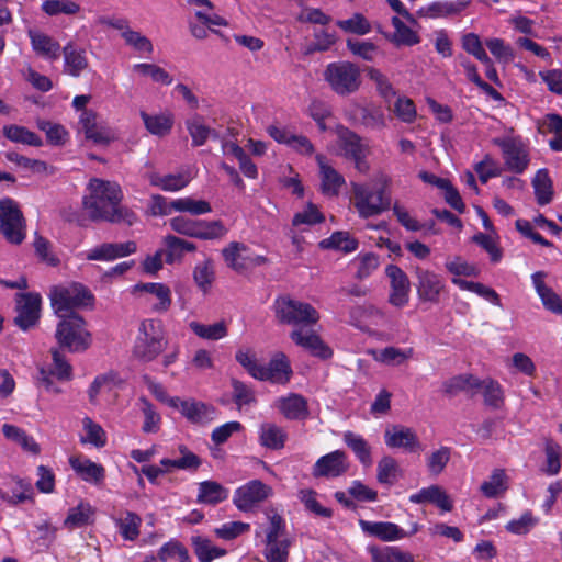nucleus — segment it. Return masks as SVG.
<instances>
[{"instance_id": "nucleus-36", "label": "nucleus", "mask_w": 562, "mask_h": 562, "mask_svg": "<svg viewBox=\"0 0 562 562\" xmlns=\"http://www.w3.org/2000/svg\"><path fill=\"white\" fill-rule=\"evenodd\" d=\"M258 435L259 443L270 450L283 449L288 439L286 431L273 423L261 424Z\"/></svg>"}, {"instance_id": "nucleus-5", "label": "nucleus", "mask_w": 562, "mask_h": 562, "mask_svg": "<svg viewBox=\"0 0 562 562\" xmlns=\"http://www.w3.org/2000/svg\"><path fill=\"white\" fill-rule=\"evenodd\" d=\"M380 183L381 187L375 191L361 184L353 187V205L360 217L376 216L391 209V196L387 193L391 178L382 175Z\"/></svg>"}, {"instance_id": "nucleus-28", "label": "nucleus", "mask_w": 562, "mask_h": 562, "mask_svg": "<svg viewBox=\"0 0 562 562\" xmlns=\"http://www.w3.org/2000/svg\"><path fill=\"white\" fill-rule=\"evenodd\" d=\"M229 496V490L221 483L212 480L198 484L196 503L207 506H216L225 502Z\"/></svg>"}, {"instance_id": "nucleus-61", "label": "nucleus", "mask_w": 562, "mask_h": 562, "mask_svg": "<svg viewBox=\"0 0 562 562\" xmlns=\"http://www.w3.org/2000/svg\"><path fill=\"white\" fill-rule=\"evenodd\" d=\"M316 491L312 488H304L299 492V499L303 503L306 510L319 517L331 518L334 514L333 510L322 506L316 499Z\"/></svg>"}, {"instance_id": "nucleus-15", "label": "nucleus", "mask_w": 562, "mask_h": 562, "mask_svg": "<svg viewBox=\"0 0 562 562\" xmlns=\"http://www.w3.org/2000/svg\"><path fill=\"white\" fill-rule=\"evenodd\" d=\"M385 274L390 279L389 303L397 308L409 302L411 282L405 271L396 265H387Z\"/></svg>"}, {"instance_id": "nucleus-3", "label": "nucleus", "mask_w": 562, "mask_h": 562, "mask_svg": "<svg viewBox=\"0 0 562 562\" xmlns=\"http://www.w3.org/2000/svg\"><path fill=\"white\" fill-rule=\"evenodd\" d=\"M168 340L160 321L144 319L133 346V356L140 362H151L166 349Z\"/></svg>"}, {"instance_id": "nucleus-32", "label": "nucleus", "mask_w": 562, "mask_h": 562, "mask_svg": "<svg viewBox=\"0 0 562 562\" xmlns=\"http://www.w3.org/2000/svg\"><path fill=\"white\" fill-rule=\"evenodd\" d=\"M33 50L48 60H57L60 56V45L53 37L37 31H29Z\"/></svg>"}, {"instance_id": "nucleus-21", "label": "nucleus", "mask_w": 562, "mask_h": 562, "mask_svg": "<svg viewBox=\"0 0 562 562\" xmlns=\"http://www.w3.org/2000/svg\"><path fill=\"white\" fill-rule=\"evenodd\" d=\"M277 407L288 420H305L310 416L307 400L297 393L279 397Z\"/></svg>"}, {"instance_id": "nucleus-38", "label": "nucleus", "mask_w": 562, "mask_h": 562, "mask_svg": "<svg viewBox=\"0 0 562 562\" xmlns=\"http://www.w3.org/2000/svg\"><path fill=\"white\" fill-rule=\"evenodd\" d=\"M140 117L146 130L150 134L160 137L169 134L175 123L173 115L170 112L148 114L145 111H142Z\"/></svg>"}, {"instance_id": "nucleus-53", "label": "nucleus", "mask_w": 562, "mask_h": 562, "mask_svg": "<svg viewBox=\"0 0 562 562\" xmlns=\"http://www.w3.org/2000/svg\"><path fill=\"white\" fill-rule=\"evenodd\" d=\"M265 543L263 557L267 562H288L290 548L292 546V540L290 538H283L282 540L276 541H265Z\"/></svg>"}, {"instance_id": "nucleus-40", "label": "nucleus", "mask_w": 562, "mask_h": 562, "mask_svg": "<svg viewBox=\"0 0 562 562\" xmlns=\"http://www.w3.org/2000/svg\"><path fill=\"white\" fill-rule=\"evenodd\" d=\"M250 248L240 241H231L222 249V257L226 266L237 273L245 271V262L243 257L248 252Z\"/></svg>"}, {"instance_id": "nucleus-51", "label": "nucleus", "mask_w": 562, "mask_h": 562, "mask_svg": "<svg viewBox=\"0 0 562 562\" xmlns=\"http://www.w3.org/2000/svg\"><path fill=\"white\" fill-rule=\"evenodd\" d=\"M378 482L383 485L392 486L396 483L401 469L398 467L397 461L391 456H384L378 462Z\"/></svg>"}, {"instance_id": "nucleus-13", "label": "nucleus", "mask_w": 562, "mask_h": 562, "mask_svg": "<svg viewBox=\"0 0 562 562\" xmlns=\"http://www.w3.org/2000/svg\"><path fill=\"white\" fill-rule=\"evenodd\" d=\"M415 273L417 279L415 286L418 300L432 305L439 304L441 294L446 289L442 277L420 267L416 268Z\"/></svg>"}, {"instance_id": "nucleus-10", "label": "nucleus", "mask_w": 562, "mask_h": 562, "mask_svg": "<svg viewBox=\"0 0 562 562\" xmlns=\"http://www.w3.org/2000/svg\"><path fill=\"white\" fill-rule=\"evenodd\" d=\"M15 326L22 331L36 327L41 318L42 297L36 292H22L15 295Z\"/></svg>"}, {"instance_id": "nucleus-6", "label": "nucleus", "mask_w": 562, "mask_h": 562, "mask_svg": "<svg viewBox=\"0 0 562 562\" xmlns=\"http://www.w3.org/2000/svg\"><path fill=\"white\" fill-rule=\"evenodd\" d=\"M273 310L279 323L293 325L295 328L312 327L319 321V313L314 306L286 295L274 300Z\"/></svg>"}, {"instance_id": "nucleus-29", "label": "nucleus", "mask_w": 562, "mask_h": 562, "mask_svg": "<svg viewBox=\"0 0 562 562\" xmlns=\"http://www.w3.org/2000/svg\"><path fill=\"white\" fill-rule=\"evenodd\" d=\"M337 146L346 159L359 157L364 150L361 137L349 127L338 124L336 126Z\"/></svg>"}, {"instance_id": "nucleus-39", "label": "nucleus", "mask_w": 562, "mask_h": 562, "mask_svg": "<svg viewBox=\"0 0 562 562\" xmlns=\"http://www.w3.org/2000/svg\"><path fill=\"white\" fill-rule=\"evenodd\" d=\"M342 440L363 467L372 464L371 448L361 435L348 430L344 432Z\"/></svg>"}, {"instance_id": "nucleus-4", "label": "nucleus", "mask_w": 562, "mask_h": 562, "mask_svg": "<svg viewBox=\"0 0 562 562\" xmlns=\"http://www.w3.org/2000/svg\"><path fill=\"white\" fill-rule=\"evenodd\" d=\"M323 79L330 90L339 97L356 93L362 83L360 67L349 60H337L327 64L323 71Z\"/></svg>"}, {"instance_id": "nucleus-18", "label": "nucleus", "mask_w": 562, "mask_h": 562, "mask_svg": "<svg viewBox=\"0 0 562 562\" xmlns=\"http://www.w3.org/2000/svg\"><path fill=\"white\" fill-rule=\"evenodd\" d=\"M384 442L391 449H404L407 452H417L422 449L416 432L408 427L394 425L384 432Z\"/></svg>"}, {"instance_id": "nucleus-46", "label": "nucleus", "mask_w": 562, "mask_h": 562, "mask_svg": "<svg viewBox=\"0 0 562 562\" xmlns=\"http://www.w3.org/2000/svg\"><path fill=\"white\" fill-rule=\"evenodd\" d=\"M353 120L366 128L371 130H380L385 125L383 112L373 106H357Z\"/></svg>"}, {"instance_id": "nucleus-2", "label": "nucleus", "mask_w": 562, "mask_h": 562, "mask_svg": "<svg viewBox=\"0 0 562 562\" xmlns=\"http://www.w3.org/2000/svg\"><path fill=\"white\" fill-rule=\"evenodd\" d=\"M55 338L58 346L68 352H85L92 345V334L87 328L86 319L78 313L59 317Z\"/></svg>"}, {"instance_id": "nucleus-35", "label": "nucleus", "mask_w": 562, "mask_h": 562, "mask_svg": "<svg viewBox=\"0 0 562 562\" xmlns=\"http://www.w3.org/2000/svg\"><path fill=\"white\" fill-rule=\"evenodd\" d=\"M165 261L168 265L182 260L186 252H194L196 245L175 235H166L164 237Z\"/></svg>"}, {"instance_id": "nucleus-8", "label": "nucleus", "mask_w": 562, "mask_h": 562, "mask_svg": "<svg viewBox=\"0 0 562 562\" xmlns=\"http://www.w3.org/2000/svg\"><path fill=\"white\" fill-rule=\"evenodd\" d=\"M0 234L12 245H21L26 238V220L11 198L0 200Z\"/></svg>"}, {"instance_id": "nucleus-62", "label": "nucleus", "mask_w": 562, "mask_h": 562, "mask_svg": "<svg viewBox=\"0 0 562 562\" xmlns=\"http://www.w3.org/2000/svg\"><path fill=\"white\" fill-rule=\"evenodd\" d=\"M474 170L482 183H486L490 179L498 177L503 172V168L490 154H486L483 159L474 166Z\"/></svg>"}, {"instance_id": "nucleus-42", "label": "nucleus", "mask_w": 562, "mask_h": 562, "mask_svg": "<svg viewBox=\"0 0 562 562\" xmlns=\"http://www.w3.org/2000/svg\"><path fill=\"white\" fill-rule=\"evenodd\" d=\"M191 544L200 562H212L226 554L225 549L213 546L212 541L206 537L192 536Z\"/></svg>"}, {"instance_id": "nucleus-49", "label": "nucleus", "mask_w": 562, "mask_h": 562, "mask_svg": "<svg viewBox=\"0 0 562 562\" xmlns=\"http://www.w3.org/2000/svg\"><path fill=\"white\" fill-rule=\"evenodd\" d=\"M187 130L192 138V146L200 147L203 146L209 137L216 138L218 136L215 130L210 128L203 123V119L201 116H195L186 122Z\"/></svg>"}, {"instance_id": "nucleus-44", "label": "nucleus", "mask_w": 562, "mask_h": 562, "mask_svg": "<svg viewBox=\"0 0 562 562\" xmlns=\"http://www.w3.org/2000/svg\"><path fill=\"white\" fill-rule=\"evenodd\" d=\"M3 135L13 143L40 147L43 145L42 138L25 126L10 124L3 126Z\"/></svg>"}, {"instance_id": "nucleus-41", "label": "nucleus", "mask_w": 562, "mask_h": 562, "mask_svg": "<svg viewBox=\"0 0 562 562\" xmlns=\"http://www.w3.org/2000/svg\"><path fill=\"white\" fill-rule=\"evenodd\" d=\"M532 187L537 203L541 206L549 204L553 198V183L546 168L539 169L533 179Z\"/></svg>"}, {"instance_id": "nucleus-11", "label": "nucleus", "mask_w": 562, "mask_h": 562, "mask_svg": "<svg viewBox=\"0 0 562 562\" xmlns=\"http://www.w3.org/2000/svg\"><path fill=\"white\" fill-rule=\"evenodd\" d=\"M272 487L261 480H251L237 487L233 495V504L240 512H251L257 505L272 496Z\"/></svg>"}, {"instance_id": "nucleus-45", "label": "nucleus", "mask_w": 562, "mask_h": 562, "mask_svg": "<svg viewBox=\"0 0 562 562\" xmlns=\"http://www.w3.org/2000/svg\"><path fill=\"white\" fill-rule=\"evenodd\" d=\"M480 389L482 390L484 404L493 409H498L504 405V390L498 381L487 378L480 379Z\"/></svg>"}, {"instance_id": "nucleus-9", "label": "nucleus", "mask_w": 562, "mask_h": 562, "mask_svg": "<svg viewBox=\"0 0 562 562\" xmlns=\"http://www.w3.org/2000/svg\"><path fill=\"white\" fill-rule=\"evenodd\" d=\"M493 143L501 148L506 170L521 175L530 164L528 147L520 137L495 138Z\"/></svg>"}, {"instance_id": "nucleus-56", "label": "nucleus", "mask_w": 562, "mask_h": 562, "mask_svg": "<svg viewBox=\"0 0 562 562\" xmlns=\"http://www.w3.org/2000/svg\"><path fill=\"white\" fill-rule=\"evenodd\" d=\"M364 71L367 77L374 82L376 91L381 98L389 102L395 97L396 91L394 87L380 69L367 67Z\"/></svg>"}, {"instance_id": "nucleus-63", "label": "nucleus", "mask_w": 562, "mask_h": 562, "mask_svg": "<svg viewBox=\"0 0 562 562\" xmlns=\"http://www.w3.org/2000/svg\"><path fill=\"white\" fill-rule=\"evenodd\" d=\"M506 474L502 469H495L490 477V481L482 483L480 490L484 496L495 498L499 493L504 492L507 487L505 485Z\"/></svg>"}, {"instance_id": "nucleus-57", "label": "nucleus", "mask_w": 562, "mask_h": 562, "mask_svg": "<svg viewBox=\"0 0 562 562\" xmlns=\"http://www.w3.org/2000/svg\"><path fill=\"white\" fill-rule=\"evenodd\" d=\"M236 361L256 380L263 376L262 364H259L255 352L249 349H238L235 353Z\"/></svg>"}, {"instance_id": "nucleus-34", "label": "nucleus", "mask_w": 562, "mask_h": 562, "mask_svg": "<svg viewBox=\"0 0 562 562\" xmlns=\"http://www.w3.org/2000/svg\"><path fill=\"white\" fill-rule=\"evenodd\" d=\"M394 32L391 34H384L395 46H414L420 43V36L411 26L406 25L405 22L397 15L391 19Z\"/></svg>"}, {"instance_id": "nucleus-26", "label": "nucleus", "mask_w": 562, "mask_h": 562, "mask_svg": "<svg viewBox=\"0 0 562 562\" xmlns=\"http://www.w3.org/2000/svg\"><path fill=\"white\" fill-rule=\"evenodd\" d=\"M136 292H145L156 297L157 302L151 304V311L158 314L169 311L172 296L170 288L160 282L137 283L134 286Z\"/></svg>"}, {"instance_id": "nucleus-16", "label": "nucleus", "mask_w": 562, "mask_h": 562, "mask_svg": "<svg viewBox=\"0 0 562 562\" xmlns=\"http://www.w3.org/2000/svg\"><path fill=\"white\" fill-rule=\"evenodd\" d=\"M291 340L308 351L311 356L327 360L333 357V349L312 329L294 328L290 334Z\"/></svg>"}, {"instance_id": "nucleus-55", "label": "nucleus", "mask_w": 562, "mask_h": 562, "mask_svg": "<svg viewBox=\"0 0 562 562\" xmlns=\"http://www.w3.org/2000/svg\"><path fill=\"white\" fill-rule=\"evenodd\" d=\"M142 518L134 512L127 510L125 516L116 520V527L124 540L134 541L139 537Z\"/></svg>"}, {"instance_id": "nucleus-43", "label": "nucleus", "mask_w": 562, "mask_h": 562, "mask_svg": "<svg viewBox=\"0 0 562 562\" xmlns=\"http://www.w3.org/2000/svg\"><path fill=\"white\" fill-rule=\"evenodd\" d=\"M358 246V240L345 231L334 232L328 238L319 241L322 249L341 250L346 254L357 250Z\"/></svg>"}, {"instance_id": "nucleus-27", "label": "nucleus", "mask_w": 562, "mask_h": 562, "mask_svg": "<svg viewBox=\"0 0 562 562\" xmlns=\"http://www.w3.org/2000/svg\"><path fill=\"white\" fill-rule=\"evenodd\" d=\"M409 502L414 504L430 503L439 507L442 512H451L453 508L447 493L438 485L424 487L409 496Z\"/></svg>"}, {"instance_id": "nucleus-54", "label": "nucleus", "mask_w": 562, "mask_h": 562, "mask_svg": "<svg viewBox=\"0 0 562 562\" xmlns=\"http://www.w3.org/2000/svg\"><path fill=\"white\" fill-rule=\"evenodd\" d=\"M193 280L196 286L205 294L210 291L214 280V263L211 258H206L203 262L198 263L193 270Z\"/></svg>"}, {"instance_id": "nucleus-31", "label": "nucleus", "mask_w": 562, "mask_h": 562, "mask_svg": "<svg viewBox=\"0 0 562 562\" xmlns=\"http://www.w3.org/2000/svg\"><path fill=\"white\" fill-rule=\"evenodd\" d=\"M480 379L473 374H458L442 383V391L449 397H453L461 392L470 393V396H474L481 383Z\"/></svg>"}, {"instance_id": "nucleus-25", "label": "nucleus", "mask_w": 562, "mask_h": 562, "mask_svg": "<svg viewBox=\"0 0 562 562\" xmlns=\"http://www.w3.org/2000/svg\"><path fill=\"white\" fill-rule=\"evenodd\" d=\"M33 486L30 481L13 477L0 487V498L9 505L15 506L32 499Z\"/></svg>"}, {"instance_id": "nucleus-37", "label": "nucleus", "mask_w": 562, "mask_h": 562, "mask_svg": "<svg viewBox=\"0 0 562 562\" xmlns=\"http://www.w3.org/2000/svg\"><path fill=\"white\" fill-rule=\"evenodd\" d=\"M94 508L90 503L81 501L77 506L69 508L64 526L68 529L86 527L93 522Z\"/></svg>"}, {"instance_id": "nucleus-48", "label": "nucleus", "mask_w": 562, "mask_h": 562, "mask_svg": "<svg viewBox=\"0 0 562 562\" xmlns=\"http://www.w3.org/2000/svg\"><path fill=\"white\" fill-rule=\"evenodd\" d=\"M451 282L454 285L459 286V289H461L463 291L473 292L476 295L488 301L493 305L501 306V297H499L498 293L494 289L486 286L483 283L468 281V280L460 279V278H452Z\"/></svg>"}, {"instance_id": "nucleus-60", "label": "nucleus", "mask_w": 562, "mask_h": 562, "mask_svg": "<svg viewBox=\"0 0 562 562\" xmlns=\"http://www.w3.org/2000/svg\"><path fill=\"white\" fill-rule=\"evenodd\" d=\"M33 246H34L35 255L37 256V258L41 262H44L47 266L54 267V268L59 266L60 259L58 258L57 255L52 252L50 241L47 238L41 236L37 232H35V235H34Z\"/></svg>"}, {"instance_id": "nucleus-20", "label": "nucleus", "mask_w": 562, "mask_h": 562, "mask_svg": "<svg viewBox=\"0 0 562 562\" xmlns=\"http://www.w3.org/2000/svg\"><path fill=\"white\" fill-rule=\"evenodd\" d=\"M69 464L82 481L95 486L103 484L105 469L102 464L83 457H70Z\"/></svg>"}, {"instance_id": "nucleus-58", "label": "nucleus", "mask_w": 562, "mask_h": 562, "mask_svg": "<svg viewBox=\"0 0 562 562\" xmlns=\"http://www.w3.org/2000/svg\"><path fill=\"white\" fill-rule=\"evenodd\" d=\"M190 328L196 336L203 339L218 340L227 336V327L224 322H217L211 325L192 322Z\"/></svg>"}, {"instance_id": "nucleus-59", "label": "nucleus", "mask_w": 562, "mask_h": 562, "mask_svg": "<svg viewBox=\"0 0 562 562\" xmlns=\"http://www.w3.org/2000/svg\"><path fill=\"white\" fill-rule=\"evenodd\" d=\"M41 8L49 16L75 15L80 11V5L72 0H45Z\"/></svg>"}, {"instance_id": "nucleus-1", "label": "nucleus", "mask_w": 562, "mask_h": 562, "mask_svg": "<svg viewBox=\"0 0 562 562\" xmlns=\"http://www.w3.org/2000/svg\"><path fill=\"white\" fill-rule=\"evenodd\" d=\"M89 191L82 204L91 221L127 226H133L138 221L132 209L121 204L123 192L119 183L93 178L89 182Z\"/></svg>"}, {"instance_id": "nucleus-47", "label": "nucleus", "mask_w": 562, "mask_h": 562, "mask_svg": "<svg viewBox=\"0 0 562 562\" xmlns=\"http://www.w3.org/2000/svg\"><path fill=\"white\" fill-rule=\"evenodd\" d=\"M149 182L154 187L160 188L162 191L177 192L186 188L190 179L183 173H168L160 176L158 173H151L149 176Z\"/></svg>"}, {"instance_id": "nucleus-24", "label": "nucleus", "mask_w": 562, "mask_h": 562, "mask_svg": "<svg viewBox=\"0 0 562 562\" xmlns=\"http://www.w3.org/2000/svg\"><path fill=\"white\" fill-rule=\"evenodd\" d=\"M64 72L74 78H78L88 68L89 61L85 48L78 47L74 43H67L63 47Z\"/></svg>"}, {"instance_id": "nucleus-14", "label": "nucleus", "mask_w": 562, "mask_h": 562, "mask_svg": "<svg viewBox=\"0 0 562 562\" xmlns=\"http://www.w3.org/2000/svg\"><path fill=\"white\" fill-rule=\"evenodd\" d=\"M171 407L178 408L191 424L205 425L215 418L216 408L201 401L181 400L172 397L169 401Z\"/></svg>"}, {"instance_id": "nucleus-50", "label": "nucleus", "mask_w": 562, "mask_h": 562, "mask_svg": "<svg viewBox=\"0 0 562 562\" xmlns=\"http://www.w3.org/2000/svg\"><path fill=\"white\" fill-rule=\"evenodd\" d=\"M228 229L221 220H200L194 238L201 240H217L226 236Z\"/></svg>"}, {"instance_id": "nucleus-19", "label": "nucleus", "mask_w": 562, "mask_h": 562, "mask_svg": "<svg viewBox=\"0 0 562 562\" xmlns=\"http://www.w3.org/2000/svg\"><path fill=\"white\" fill-rule=\"evenodd\" d=\"M359 526L363 533L383 542H392L405 538L404 529L392 521H370L360 519Z\"/></svg>"}, {"instance_id": "nucleus-23", "label": "nucleus", "mask_w": 562, "mask_h": 562, "mask_svg": "<svg viewBox=\"0 0 562 562\" xmlns=\"http://www.w3.org/2000/svg\"><path fill=\"white\" fill-rule=\"evenodd\" d=\"M316 161L319 167L322 193L327 196L338 195L341 187L346 183L345 178L334 167L327 164L324 155L318 154Z\"/></svg>"}, {"instance_id": "nucleus-52", "label": "nucleus", "mask_w": 562, "mask_h": 562, "mask_svg": "<svg viewBox=\"0 0 562 562\" xmlns=\"http://www.w3.org/2000/svg\"><path fill=\"white\" fill-rule=\"evenodd\" d=\"M172 206L176 212L189 213L199 216L212 212L211 204L205 200H195L191 196L172 200Z\"/></svg>"}, {"instance_id": "nucleus-64", "label": "nucleus", "mask_w": 562, "mask_h": 562, "mask_svg": "<svg viewBox=\"0 0 562 562\" xmlns=\"http://www.w3.org/2000/svg\"><path fill=\"white\" fill-rule=\"evenodd\" d=\"M548 131L554 133L555 136L549 140L551 150L562 151V116L557 113H549L546 115Z\"/></svg>"}, {"instance_id": "nucleus-12", "label": "nucleus", "mask_w": 562, "mask_h": 562, "mask_svg": "<svg viewBox=\"0 0 562 562\" xmlns=\"http://www.w3.org/2000/svg\"><path fill=\"white\" fill-rule=\"evenodd\" d=\"M80 130L83 132L87 140L93 144L108 146L116 139L115 132L99 119L93 110H83L79 116Z\"/></svg>"}, {"instance_id": "nucleus-33", "label": "nucleus", "mask_w": 562, "mask_h": 562, "mask_svg": "<svg viewBox=\"0 0 562 562\" xmlns=\"http://www.w3.org/2000/svg\"><path fill=\"white\" fill-rule=\"evenodd\" d=\"M371 562H415L411 552L402 550L397 546L379 547L371 544L367 547Z\"/></svg>"}, {"instance_id": "nucleus-7", "label": "nucleus", "mask_w": 562, "mask_h": 562, "mask_svg": "<svg viewBox=\"0 0 562 562\" xmlns=\"http://www.w3.org/2000/svg\"><path fill=\"white\" fill-rule=\"evenodd\" d=\"M52 307L58 317L76 313L75 308L92 306L94 296L81 283H72L65 288H55L50 293Z\"/></svg>"}, {"instance_id": "nucleus-17", "label": "nucleus", "mask_w": 562, "mask_h": 562, "mask_svg": "<svg viewBox=\"0 0 562 562\" xmlns=\"http://www.w3.org/2000/svg\"><path fill=\"white\" fill-rule=\"evenodd\" d=\"M346 452L335 450L322 456L313 465L312 475L314 477L334 479L341 476L348 471Z\"/></svg>"}, {"instance_id": "nucleus-30", "label": "nucleus", "mask_w": 562, "mask_h": 562, "mask_svg": "<svg viewBox=\"0 0 562 562\" xmlns=\"http://www.w3.org/2000/svg\"><path fill=\"white\" fill-rule=\"evenodd\" d=\"M262 371L263 376L259 381H270L273 383H286L292 374L290 362L282 352L274 356L268 366H262Z\"/></svg>"}, {"instance_id": "nucleus-22", "label": "nucleus", "mask_w": 562, "mask_h": 562, "mask_svg": "<svg viewBox=\"0 0 562 562\" xmlns=\"http://www.w3.org/2000/svg\"><path fill=\"white\" fill-rule=\"evenodd\" d=\"M470 3V0L435 1L420 7L416 15L426 19H440L460 14Z\"/></svg>"}]
</instances>
